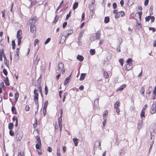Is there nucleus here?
I'll use <instances>...</instances> for the list:
<instances>
[{"label":"nucleus","mask_w":156,"mask_h":156,"mask_svg":"<svg viewBox=\"0 0 156 156\" xmlns=\"http://www.w3.org/2000/svg\"><path fill=\"white\" fill-rule=\"evenodd\" d=\"M38 90L36 88L34 89V100L35 102V104L37 105V110L35 112V114L38 112L39 105L38 104L39 94L37 93Z\"/></svg>","instance_id":"nucleus-1"},{"label":"nucleus","mask_w":156,"mask_h":156,"mask_svg":"<svg viewBox=\"0 0 156 156\" xmlns=\"http://www.w3.org/2000/svg\"><path fill=\"white\" fill-rule=\"evenodd\" d=\"M58 71L62 74L64 73L65 72L64 66L62 62H60L58 64Z\"/></svg>","instance_id":"nucleus-2"},{"label":"nucleus","mask_w":156,"mask_h":156,"mask_svg":"<svg viewBox=\"0 0 156 156\" xmlns=\"http://www.w3.org/2000/svg\"><path fill=\"white\" fill-rule=\"evenodd\" d=\"M120 103L119 101H117L114 104V108L116 109V112L119 115V113L120 112L119 107L120 106Z\"/></svg>","instance_id":"nucleus-3"},{"label":"nucleus","mask_w":156,"mask_h":156,"mask_svg":"<svg viewBox=\"0 0 156 156\" xmlns=\"http://www.w3.org/2000/svg\"><path fill=\"white\" fill-rule=\"evenodd\" d=\"M115 15V18L118 19L120 17H123L125 15V13L123 11H121L116 13Z\"/></svg>","instance_id":"nucleus-4"},{"label":"nucleus","mask_w":156,"mask_h":156,"mask_svg":"<svg viewBox=\"0 0 156 156\" xmlns=\"http://www.w3.org/2000/svg\"><path fill=\"white\" fill-rule=\"evenodd\" d=\"M23 136V133L21 131L18 132L16 135V137L18 140H20Z\"/></svg>","instance_id":"nucleus-5"},{"label":"nucleus","mask_w":156,"mask_h":156,"mask_svg":"<svg viewBox=\"0 0 156 156\" xmlns=\"http://www.w3.org/2000/svg\"><path fill=\"white\" fill-rule=\"evenodd\" d=\"M30 31L32 33L35 34L36 32V28L35 25H30Z\"/></svg>","instance_id":"nucleus-6"},{"label":"nucleus","mask_w":156,"mask_h":156,"mask_svg":"<svg viewBox=\"0 0 156 156\" xmlns=\"http://www.w3.org/2000/svg\"><path fill=\"white\" fill-rule=\"evenodd\" d=\"M156 112V104H153L151 107L150 110V112L152 114H153L155 113Z\"/></svg>","instance_id":"nucleus-7"},{"label":"nucleus","mask_w":156,"mask_h":156,"mask_svg":"<svg viewBox=\"0 0 156 156\" xmlns=\"http://www.w3.org/2000/svg\"><path fill=\"white\" fill-rule=\"evenodd\" d=\"M97 148H100V149H101V142L99 140L95 142L94 146V149Z\"/></svg>","instance_id":"nucleus-8"},{"label":"nucleus","mask_w":156,"mask_h":156,"mask_svg":"<svg viewBox=\"0 0 156 156\" xmlns=\"http://www.w3.org/2000/svg\"><path fill=\"white\" fill-rule=\"evenodd\" d=\"M65 34H66V36L67 37H68L69 35H71L73 33V31L72 30L69 29L68 30H66L64 32Z\"/></svg>","instance_id":"nucleus-9"},{"label":"nucleus","mask_w":156,"mask_h":156,"mask_svg":"<svg viewBox=\"0 0 156 156\" xmlns=\"http://www.w3.org/2000/svg\"><path fill=\"white\" fill-rule=\"evenodd\" d=\"M37 19L36 16H34L32 19L30 20V23L31 25H35V23L36 22Z\"/></svg>","instance_id":"nucleus-10"},{"label":"nucleus","mask_w":156,"mask_h":156,"mask_svg":"<svg viewBox=\"0 0 156 156\" xmlns=\"http://www.w3.org/2000/svg\"><path fill=\"white\" fill-rule=\"evenodd\" d=\"M19 49L17 48L16 51V54L14 55V58L16 60H18L19 58Z\"/></svg>","instance_id":"nucleus-11"},{"label":"nucleus","mask_w":156,"mask_h":156,"mask_svg":"<svg viewBox=\"0 0 156 156\" xmlns=\"http://www.w3.org/2000/svg\"><path fill=\"white\" fill-rule=\"evenodd\" d=\"M133 67L132 64H127L126 65L125 69L129 70L131 69Z\"/></svg>","instance_id":"nucleus-12"},{"label":"nucleus","mask_w":156,"mask_h":156,"mask_svg":"<svg viewBox=\"0 0 156 156\" xmlns=\"http://www.w3.org/2000/svg\"><path fill=\"white\" fill-rule=\"evenodd\" d=\"M126 86V85L125 84H123L121 86L117 88L116 91H122L125 88Z\"/></svg>","instance_id":"nucleus-13"},{"label":"nucleus","mask_w":156,"mask_h":156,"mask_svg":"<svg viewBox=\"0 0 156 156\" xmlns=\"http://www.w3.org/2000/svg\"><path fill=\"white\" fill-rule=\"evenodd\" d=\"M22 34V30H19L18 31H17V38L22 37L21 36Z\"/></svg>","instance_id":"nucleus-14"},{"label":"nucleus","mask_w":156,"mask_h":156,"mask_svg":"<svg viewBox=\"0 0 156 156\" xmlns=\"http://www.w3.org/2000/svg\"><path fill=\"white\" fill-rule=\"evenodd\" d=\"M38 89L40 93L41 94V96H42V87L41 84V82H40L39 83L37 86Z\"/></svg>","instance_id":"nucleus-15"},{"label":"nucleus","mask_w":156,"mask_h":156,"mask_svg":"<svg viewBox=\"0 0 156 156\" xmlns=\"http://www.w3.org/2000/svg\"><path fill=\"white\" fill-rule=\"evenodd\" d=\"M145 91V87L144 86H142L141 87L140 90V93L142 95H144Z\"/></svg>","instance_id":"nucleus-16"},{"label":"nucleus","mask_w":156,"mask_h":156,"mask_svg":"<svg viewBox=\"0 0 156 156\" xmlns=\"http://www.w3.org/2000/svg\"><path fill=\"white\" fill-rule=\"evenodd\" d=\"M76 58L78 59V60L80 62L83 61L84 59L82 55H77Z\"/></svg>","instance_id":"nucleus-17"},{"label":"nucleus","mask_w":156,"mask_h":156,"mask_svg":"<svg viewBox=\"0 0 156 156\" xmlns=\"http://www.w3.org/2000/svg\"><path fill=\"white\" fill-rule=\"evenodd\" d=\"M4 81L6 86H9L10 85V83L8 77H6L4 79Z\"/></svg>","instance_id":"nucleus-18"},{"label":"nucleus","mask_w":156,"mask_h":156,"mask_svg":"<svg viewBox=\"0 0 156 156\" xmlns=\"http://www.w3.org/2000/svg\"><path fill=\"white\" fill-rule=\"evenodd\" d=\"M153 92V94H154V95L152 96V99L153 100H154L155 99V97H156V86H155L154 87Z\"/></svg>","instance_id":"nucleus-19"},{"label":"nucleus","mask_w":156,"mask_h":156,"mask_svg":"<svg viewBox=\"0 0 156 156\" xmlns=\"http://www.w3.org/2000/svg\"><path fill=\"white\" fill-rule=\"evenodd\" d=\"M103 76L105 78H108V73L105 70H103Z\"/></svg>","instance_id":"nucleus-20"},{"label":"nucleus","mask_w":156,"mask_h":156,"mask_svg":"<svg viewBox=\"0 0 156 156\" xmlns=\"http://www.w3.org/2000/svg\"><path fill=\"white\" fill-rule=\"evenodd\" d=\"M19 96V94L18 92L15 93L14 96L15 102H16L18 100Z\"/></svg>","instance_id":"nucleus-21"},{"label":"nucleus","mask_w":156,"mask_h":156,"mask_svg":"<svg viewBox=\"0 0 156 156\" xmlns=\"http://www.w3.org/2000/svg\"><path fill=\"white\" fill-rule=\"evenodd\" d=\"M78 139L75 138H73V141L74 144V145L75 146H77L78 145Z\"/></svg>","instance_id":"nucleus-22"},{"label":"nucleus","mask_w":156,"mask_h":156,"mask_svg":"<svg viewBox=\"0 0 156 156\" xmlns=\"http://www.w3.org/2000/svg\"><path fill=\"white\" fill-rule=\"evenodd\" d=\"M11 111L12 113L14 114H16L17 112L16 108L14 106H12L11 108Z\"/></svg>","instance_id":"nucleus-23"},{"label":"nucleus","mask_w":156,"mask_h":156,"mask_svg":"<svg viewBox=\"0 0 156 156\" xmlns=\"http://www.w3.org/2000/svg\"><path fill=\"white\" fill-rule=\"evenodd\" d=\"M70 79V76L67 77L64 81V85H66L68 84V83L69 81V80Z\"/></svg>","instance_id":"nucleus-24"},{"label":"nucleus","mask_w":156,"mask_h":156,"mask_svg":"<svg viewBox=\"0 0 156 156\" xmlns=\"http://www.w3.org/2000/svg\"><path fill=\"white\" fill-rule=\"evenodd\" d=\"M14 126V124L12 123H10L9 124L8 128L9 130L12 129Z\"/></svg>","instance_id":"nucleus-25"},{"label":"nucleus","mask_w":156,"mask_h":156,"mask_svg":"<svg viewBox=\"0 0 156 156\" xmlns=\"http://www.w3.org/2000/svg\"><path fill=\"white\" fill-rule=\"evenodd\" d=\"M36 148L37 150H40V149L41 148V144H36Z\"/></svg>","instance_id":"nucleus-26"},{"label":"nucleus","mask_w":156,"mask_h":156,"mask_svg":"<svg viewBox=\"0 0 156 156\" xmlns=\"http://www.w3.org/2000/svg\"><path fill=\"white\" fill-rule=\"evenodd\" d=\"M86 76V74L81 73L80 77V80H82L84 79L85 77Z\"/></svg>","instance_id":"nucleus-27"},{"label":"nucleus","mask_w":156,"mask_h":156,"mask_svg":"<svg viewBox=\"0 0 156 156\" xmlns=\"http://www.w3.org/2000/svg\"><path fill=\"white\" fill-rule=\"evenodd\" d=\"M100 36V32L98 31L96 34L95 37L96 39H98Z\"/></svg>","instance_id":"nucleus-28"},{"label":"nucleus","mask_w":156,"mask_h":156,"mask_svg":"<svg viewBox=\"0 0 156 156\" xmlns=\"http://www.w3.org/2000/svg\"><path fill=\"white\" fill-rule=\"evenodd\" d=\"M133 60L132 58H129L127 59L126 61L127 64H132Z\"/></svg>","instance_id":"nucleus-29"},{"label":"nucleus","mask_w":156,"mask_h":156,"mask_svg":"<svg viewBox=\"0 0 156 156\" xmlns=\"http://www.w3.org/2000/svg\"><path fill=\"white\" fill-rule=\"evenodd\" d=\"M58 123V126L59 127H60V134L62 131V123H61V121H59Z\"/></svg>","instance_id":"nucleus-30"},{"label":"nucleus","mask_w":156,"mask_h":156,"mask_svg":"<svg viewBox=\"0 0 156 156\" xmlns=\"http://www.w3.org/2000/svg\"><path fill=\"white\" fill-rule=\"evenodd\" d=\"M4 54V50H2L1 51H0V61H2L3 60L2 57Z\"/></svg>","instance_id":"nucleus-31"},{"label":"nucleus","mask_w":156,"mask_h":156,"mask_svg":"<svg viewBox=\"0 0 156 156\" xmlns=\"http://www.w3.org/2000/svg\"><path fill=\"white\" fill-rule=\"evenodd\" d=\"M58 18H59V16L57 15H56L54 21L52 22L54 24H55L57 22V21L58 19Z\"/></svg>","instance_id":"nucleus-32"},{"label":"nucleus","mask_w":156,"mask_h":156,"mask_svg":"<svg viewBox=\"0 0 156 156\" xmlns=\"http://www.w3.org/2000/svg\"><path fill=\"white\" fill-rule=\"evenodd\" d=\"M78 3L77 2H75L73 5V9H75L77 8L78 6Z\"/></svg>","instance_id":"nucleus-33"},{"label":"nucleus","mask_w":156,"mask_h":156,"mask_svg":"<svg viewBox=\"0 0 156 156\" xmlns=\"http://www.w3.org/2000/svg\"><path fill=\"white\" fill-rule=\"evenodd\" d=\"M36 140L37 142V143L41 144V140L39 136H37L36 138Z\"/></svg>","instance_id":"nucleus-34"},{"label":"nucleus","mask_w":156,"mask_h":156,"mask_svg":"<svg viewBox=\"0 0 156 156\" xmlns=\"http://www.w3.org/2000/svg\"><path fill=\"white\" fill-rule=\"evenodd\" d=\"M109 18L108 17H105V18L104 22L105 23H108L109 21Z\"/></svg>","instance_id":"nucleus-35"},{"label":"nucleus","mask_w":156,"mask_h":156,"mask_svg":"<svg viewBox=\"0 0 156 156\" xmlns=\"http://www.w3.org/2000/svg\"><path fill=\"white\" fill-rule=\"evenodd\" d=\"M63 2L64 1L62 0L61 2V3L60 5L57 8L56 11H57L62 7V5H63Z\"/></svg>","instance_id":"nucleus-36"},{"label":"nucleus","mask_w":156,"mask_h":156,"mask_svg":"<svg viewBox=\"0 0 156 156\" xmlns=\"http://www.w3.org/2000/svg\"><path fill=\"white\" fill-rule=\"evenodd\" d=\"M44 90L45 94V95H47L48 94V87L46 85L45 86Z\"/></svg>","instance_id":"nucleus-37"},{"label":"nucleus","mask_w":156,"mask_h":156,"mask_svg":"<svg viewBox=\"0 0 156 156\" xmlns=\"http://www.w3.org/2000/svg\"><path fill=\"white\" fill-rule=\"evenodd\" d=\"M140 116L141 118H142L143 117H144V118L145 117V111L142 110H141L140 114Z\"/></svg>","instance_id":"nucleus-38"},{"label":"nucleus","mask_w":156,"mask_h":156,"mask_svg":"<svg viewBox=\"0 0 156 156\" xmlns=\"http://www.w3.org/2000/svg\"><path fill=\"white\" fill-rule=\"evenodd\" d=\"M108 111L106 110L103 113V118H104L105 117V116L108 115Z\"/></svg>","instance_id":"nucleus-39"},{"label":"nucleus","mask_w":156,"mask_h":156,"mask_svg":"<svg viewBox=\"0 0 156 156\" xmlns=\"http://www.w3.org/2000/svg\"><path fill=\"white\" fill-rule=\"evenodd\" d=\"M90 54L92 55H94L95 53V51L94 49H91L90 51Z\"/></svg>","instance_id":"nucleus-40"},{"label":"nucleus","mask_w":156,"mask_h":156,"mask_svg":"<svg viewBox=\"0 0 156 156\" xmlns=\"http://www.w3.org/2000/svg\"><path fill=\"white\" fill-rule=\"evenodd\" d=\"M12 48L13 49H14L15 48L16 46L15 42V41H12Z\"/></svg>","instance_id":"nucleus-41"},{"label":"nucleus","mask_w":156,"mask_h":156,"mask_svg":"<svg viewBox=\"0 0 156 156\" xmlns=\"http://www.w3.org/2000/svg\"><path fill=\"white\" fill-rule=\"evenodd\" d=\"M9 133L10 135L11 136H13L14 135V133L12 129L10 130Z\"/></svg>","instance_id":"nucleus-42"},{"label":"nucleus","mask_w":156,"mask_h":156,"mask_svg":"<svg viewBox=\"0 0 156 156\" xmlns=\"http://www.w3.org/2000/svg\"><path fill=\"white\" fill-rule=\"evenodd\" d=\"M18 156H24V153L22 151H19Z\"/></svg>","instance_id":"nucleus-43"},{"label":"nucleus","mask_w":156,"mask_h":156,"mask_svg":"<svg viewBox=\"0 0 156 156\" xmlns=\"http://www.w3.org/2000/svg\"><path fill=\"white\" fill-rule=\"evenodd\" d=\"M119 62L120 63L122 66L124 64V60L123 59L120 58L119 60Z\"/></svg>","instance_id":"nucleus-44"},{"label":"nucleus","mask_w":156,"mask_h":156,"mask_svg":"<svg viewBox=\"0 0 156 156\" xmlns=\"http://www.w3.org/2000/svg\"><path fill=\"white\" fill-rule=\"evenodd\" d=\"M18 38V45H20L21 43V40L22 38V37H20V38Z\"/></svg>","instance_id":"nucleus-45"},{"label":"nucleus","mask_w":156,"mask_h":156,"mask_svg":"<svg viewBox=\"0 0 156 156\" xmlns=\"http://www.w3.org/2000/svg\"><path fill=\"white\" fill-rule=\"evenodd\" d=\"M150 87H149V89L150 88ZM149 91L147 92H146V97H149L150 96V94L151 93V92L150 90H149Z\"/></svg>","instance_id":"nucleus-46"},{"label":"nucleus","mask_w":156,"mask_h":156,"mask_svg":"<svg viewBox=\"0 0 156 156\" xmlns=\"http://www.w3.org/2000/svg\"><path fill=\"white\" fill-rule=\"evenodd\" d=\"M39 43V41L38 39H36L34 40V46H35L37 44Z\"/></svg>","instance_id":"nucleus-47"},{"label":"nucleus","mask_w":156,"mask_h":156,"mask_svg":"<svg viewBox=\"0 0 156 156\" xmlns=\"http://www.w3.org/2000/svg\"><path fill=\"white\" fill-rule=\"evenodd\" d=\"M48 104V101L47 100L44 103V106L43 108H47Z\"/></svg>","instance_id":"nucleus-48"},{"label":"nucleus","mask_w":156,"mask_h":156,"mask_svg":"<svg viewBox=\"0 0 156 156\" xmlns=\"http://www.w3.org/2000/svg\"><path fill=\"white\" fill-rule=\"evenodd\" d=\"M83 33H84L82 31H81L80 32V33L79 34V38H81Z\"/></svg>","instance_id":"nucleus-49"},{"label":"nucleus","mask_w":156,"mask_h":156,"mask_svg":"<svg viewBox=\"0 0 156 156\" xmlns=\"http://www.w3.org/2000/svg\"><path fill=\"white\" fill-rule=\"evenodd\" d=\"M47 108H43V112L44 114V116H45L46 114Z\"/></svg>","instance_id":"nucleus-50"},{"label":"nucleus","mask_w":156,"mask_h":156,"mask_svg":"<svg viewBox=\"0 0 156 156\" xmlns=\"http://www.w3.org/2000/svg\"><path fill=\"white\" fill-rule=\"evenodd\" d=\"M37 151L38 153V154L39 155H41L43 154V152L41 151V150H37Z\"/></svg>","instance_id":"nucleus-51"},{"label":"nucleus","mask_w":156,"mask_h":156,"mask_svg":"<svg viewBox=\"0 0 156 156\" xmlns=\"http://www.w3.org/2000/svg\"><path fill=\"white\" fill-rule=\"evenodd\" d=\"M71 13V12L70 11L69 12V13L67 15V16H66V20L68 19H69V17H70Z\"/></svg>","instance_id":"nucleus-52"},{"label":"nucleus","mask_w":156,"mask_h":156,"mask_svg":"<svg viewBox=\"0 0 156 156\" xmlns=\"http://www.w3.org/2000/svg\"><path fill=\"white\" fill-rule=\"evenodd\" d=\"M3 72L5 76H7L8 74V72L6 69H4L3 70Z\"/></svg>","instance_id":"nucleus-53"},{"label":"nucleus","mask_w":156,"mask_h":156,"mask_svg":"<svg viewBox=\"0 0 156 156\" xmlns=\"http://www.w3.org/2000/svg\"><path fill=\"white\" fill-rule=\"evenodd\" d=\"M5 10L4 9L1 11V12L2 14V16L3 17L5 18Z\"/></svg>","instance_id":"nucleus-54"},{"label":"nucleus","mask_w":156,"mask_h":156,"mask_svg":"<svg viewBox=\"0 0 156 156\" xmlns=\"http://www.w3.org/2000/svg\"><path fill=\"white\" fill-rule=\"evenodd\" d=\"M151 17V16H146L145 18L146 21H149L150 20V19Z\"/></svg>","instance_id":"nucleus-55"},{"label":"nucleus","mask_w":156,"mask_h":156,"mask_svg":"<svg viewBox=\"0 0 156 156\" xmlns=\"http://www.w3.org/2000/svg\"><path fill=\"white\" fill-rule=\"evenodd\" d=\"M25 110L26 111H28L30 110V108L28 105H26L25 108Z\"/></svg>","instance_id":"nucleus-56"},{"label":"nucleus","mask_w":156,"mask_h":156,"mask_svg":"<svg viewBox=\"0 0 156 156\" xmlns=\"http://www.w3.org/2000/svg\"><path fill=\"white\" fill-rule=\"evenodd\" d=\"M51 38H48L44 42V44H48L50 41Z\"/></svg>","instance_id":"nucleus-57"},{"label":"nucleus","mask_w":156,"mask_h":156,"mask_svg":"<svg viewBox=\"0 0 156 156\" xmlns=\"http://www.w3.org/2000/svg\"><path fill=\"white\" fill-rule=\"evenodd\" d=\"M0 86L1 87V88H3L5 87V85L4 84V83L3 82H2L0 84Z\"/></svg>","instance_id":"nucleus-58"},{"label":"nucleus","mask_w":156,"mask_h":156,"mask_svg":"<svg viewBox=\"0 0 156 156\" xmlns=\"http://www.w3.org/2000/svg\"><path fill=\"white\" fill-rule=\"evenodd\" d=\"M55 129L56 131H57V130H58V125L57 122H56L55 124Z\"/></svg>","instance_id":"nucleus-59"},{"label":"nucleus","mask_w":156,"mask_h":156,"mask_svg":"<svg viewBox=\"0 0 156 156\" xmlns=\"http://www.w3.org/2000/svg\"><path fill=\"white\" fill-rule=\"evenodd\" d=\"M66 150V147L65 146H63L62 147V151L64 153H65Z\"/></svg>","instance_id":"nucleus-60"},{"label":"nucleus","mask_w":156,"mask_h":156,"mask_svg":"<svg viewBox=\"0 0 156 156\" xmlns=\"http://www.w3.org/2000/svg\"><path fill=\"white\" fill-rule=\"evenodd\" d=\"M112 6L113 7V8L114 9H115L117 8V4L115 2H114Z\"/></svg>","instance_id":"nucleus-61"},{"label":"nucleus","mask_w":156,"mask_h":156,"mask_svg":"<svg viewBox=\"0 0 156 156\" xmlns=\"http://www.w3.org/2000/svg\"><path fill=\"white\" fill-rule=\"evenodd\" d=\"M154 19L155 18L154 16H151V17L150 18V19L151 20V22H153L154 21Z\"/></svg>","instance_id":"nucleus-62"},{"label":"nucleus","mask_w":156,"mask_h":156,"mask_svg":"<svg viewBox=\"0 0 156 156\" xmlns=\"http://www.w3.org/2000/svg\"><path fill=\"white\" fill-rule=\"evenodd\" d=\"M47 150L49 152H51L52 151V149L51 147H48Z\"/></svg>","instance_id":"nucleus-63"},{"label":"nucleus","mask_w":156,"mask_h":156,"mask_svg":"<svg viewBox=\"0 0 156 156\" xmlns=\"http://www.w3.org/2000/svg\"><path fill=\"white\" fill-rule=\"evenodd\" d=\"M149 2V0H145L144 3V5L145 6L147 5Z\"/></svg>","instance_id":"nucleus-64"}]
</instances>
